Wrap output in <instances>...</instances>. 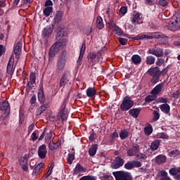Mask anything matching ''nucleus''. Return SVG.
<instances>
[{"label":"nucleus","instance_id":"1","mask_svg":"<svg viewBox=\"0 0 180 180\" xmlns=\"http://www.w3.org/2000/svg\"><path fill=\"white\" fill-rule=\"evenodd\" d=\"M147 74L152 77L150 82L153 84H157L160 81V77H161V70L158 66L150 68L148 70Z\"/></svg>","mask_w":180,"mask_h":180},{"label":"nucleus","instance_id":"2","mask_svg":"<svg viewBox=\"0 0 180 180\" xmlns=\"http://www.w3.org/2000/svg\"><path fill=\"white\" fill-rule=\"evenodd\" d=\"M180 27V11L173 16L167 25V29L172 32L178 30Z\"/></svg>","mask_w":180,"mask_h":180},{"label":"nucleus","instance_id":"3","mask_svg":"<svg viewBox=\"0 0 180 180\" xmlns=\"http://www.w3.org/2000/svg\"><path fill=\"white\" fill-rule=\"evenodd\" d=\"M88 63L90 65H95L98 63H102L103 58H102V53L98 51L97 53L95 52H90L87 55Z\"/></svg>","mask_w":180,"mask_h":180},{"label":"nucleus","instance_id":"4","mask_svg":"<svg viewBox=\"0 0 180 180\" xmlns=\"http://www.w3.org/2000/svg\"><path fill=\"white\" fill-rule=\"evenodd\" d=\"M134 106V101L131 100V97L129 96H126L123 100L122 103L120 105V108L122 112H127V110H130V108Z\"/></svg>","mask_w":180,"mask_h":180},{"label":"nucleus","instance_id":"5","mask_svg":"<svg viewBox=\"0 0 180 180\" xmlns=\"http://www.w3.org/2000/svg\"><path fill=\"white\" fill-rule=\"evenodd\" d=\"M67 64V51H63L59 56L56 63V71H63Z\"/></svg>","mask_w":180,"mask_h":180},{"label":"nucleus","instance_id":"6","mask_svg":"<svg viewBox=\"0 0 180 180\" xmlns=\"http://www.w3.org/2000/svg\"><path fill=\"white\" fill-rule=\"evenodd\" d=\"M70 79L71 72L70 70H65L60 77L59 87L63 89L65 88V86L68 85V82H70Z\"/></svg>","mask_w":180,"mask_h":180},{"label":"nucleus","instance_id":"7","mask_svg":"<svg viewBox=\"0 0 180 180\" xmlns=\"http://www.w3.org/2000/svg\"><path fill=\"white\" fill-rule=\"evenodd\" d=\"M113 176L115 178V180H129L133 176L129 172H124L123 171L114 172H112Z\"/></svg>","mask_w":180,"mask_h":180},{"label":"nucleus","instance_id":"8","mask_svg":"<svg viewBox=\"0 0 180 180\" xmlns=\"http://www.w3.org/2000/svg\"><path fill=\"white\" fill-rule=\"evenodd\" d=\"M28 158H29V155H25L24 157H22L19 159V164L22 169H23V171H25V172H27L29 171V167H27L29 164Z\"/></svg>","mask_w":180,"mask_h":180},{"label":"nucleus","instance_id":"9","mask_svg":"<svg viewBox=\"0 0 180 180\" xmlns=\"http://www.w3.org/2000/svg\"><path fill=\"white\" fill-rule=\"evenodd\" d=\"M67 100H64L62 103V110H60V119L62 122L68 119V110L67 108Z\"/></svg>","mask_w":180,"mask_h":180},{"label":"nucleus","instance_id":"10","mask_svg":"<svg viewBox=\"0 0 180 180\" xmlns=\"http://www.w3.org/2000/svg\"><path fill=\"white\" fill-rule=\"evenodd\" d=\"M140 152V146H139V144L137 143H134L132 145L131 148H129L127 150V154L128 155V157H133Z\"/></svg>","mask_w":180,"mask_h":180},{"label":"nucleus","instance_id":"11","mask_svg":"<svg viewBox=\"0 0 180 180\" xmlns=\"http://www.w3.org/2000/svg\"><path fill=\"white\" fill-rule=\"evenodd\" d=\"M148 54H152V56H155V57H162L164 56V50L161 48H150L148 51Z\"/></svg>","mask_w":180,"mask_h":180},{"label":"nucleus","instance_id":"12","mask_svg":"<svg viewBox=\"0 0 180 180\" xmlns=\"http://www.w3.org/2000/svg\"><path fill=\"white\" fill-rule=\"evenodd\" d=\"M61 46V43L56 42L49 50V56L54 57L56 54H58L60 51V46Z\"/></svg>","mask_w":180,"mask_h":180},{"label":"nucleus","instance_id":"13","mask_svg":"<svg viewBox=\"0 0 180 180\" xmlns=\"http://www.w3.org/2000/svg\"><path fill=\"white\" fill-rule=\"evenodd\" d=\"M131 22L132 25H141L143 23V17L141 16V13H136V14L133 15V17L131 18Z\"/></svg>","mask_w":180,"mask_h":180},{"label":"nucleus","instance_id":"14","mask_svg":"<svg viewBox=\"0 0 180 180\" xmlns=\"http://www.w3.org/2000/svg\"><path fill=\"white\" fill-rule=\"evenodd\" d=\"M46 155H47V147L45 144H42L38 148V157L41 160H44Z\"/></svg>","mask_w":180,"mask_h":180},{"label":"nucleus","instance_id":"15","mask_svg":"<svg viewBox=\"0 0 180 180\" xmlns=\"http://www.w3.org/2000/svg\"><path fill=\"white\" fill-rule=\"evenodd\" d=\"M15 63V57L13 55H12L8 60V65H7V74L13 75V71H15V69H13V64Z\"/></svg>","mask_w":180,"mask_h":180},{"label":"nucleus","instance_id":"16","mask_svg":"<svg viewBox=\"0 0 180 180\" xmlns=\"http://www.w3.org/2000/svg\"><path fill=\"white\" fill-rule=\"evenodd\" d=\"M169 173L174 176V179L180 180V167H172L169 170Z\"/></svg>","mask_w":180,"mask_h":180},{"label":"nucleus","instance_id":"17","mask_svg":"<svg viewBox=\"0 0 180 180\" xmlns=\"http://www.w3.org/2000/svg\"><path fill=\"white\" fill-rule=\"evenodd\" d=\"M124 164V160L121 157H116L114 162L112 163V168L114 169H118V168H120V167H123V165Z\"/></svg>","mask_w":180,"mask_h":180},{"label":"nucleus","instance_id":"18","mask_svg":"<svg viewBox=\"0 0 180 180\" xmlns=\"http://www.w3.org/2000/svg\"><path fill=\"white\" fill-rule=\"evenodd\" d=\"M37 96L39 103H44V102H46V96H44V90L43 89V85L40 86L38 91Z\"/></svg>","mask_w":180,"mask_h":180},{"label":"nucleus","instance_id":"19","mask_svg":"<svg viewBox=\"0 0 180 180\" xmlns=\"http://www.w3.org/2000/svg\"><path fill=\"white\" fill-rule=\"evenodd\" d=\"M51 33H53V26L49 25L43 30L41 36L42 37H50Z\"/></svg>","mask_w":180,"mask_h":180},{"label":"nucleus","instance_id":"20","mask_svg":"<svg viewBox=\"0 0 180 180\" xmlns=\"http://www.w3.org/2000/svg\"><path fill=\"white\" fill-rule=\"evenodd\" d=\"M148 34H152L153 39H158V40H160L161 39H165V41H167L166 39H168L167 35L161 32H148Z\"/></svg>","mask_w":180,"mask_h":180},{"label":"nucleus","instance_id":"21","mask_svg":"<svg viewBox=\"0 0 180 180\" xmlns=\"http://www.w3.org/2000/svg\"><path fill=\"white\" fill-rule=\"evenodd\" d=\"M85 50H86V44L84 42L80 49V53L79 56V58L77 61V64L81 65V61H82V58H84V54L85 53Z\"/></svg>","mask_w":180,"mask_h":180},{"label":"nucleus","instance_id":"22","mask_svg":"<svg viewBox=\"0 0 180 180\" xmlns=\"http://www.w3.org/2000/svg\"><path fill=\"white\" fill-rule=\"evenodd\" d=\"M162 88H164V83H160L156 85L150 91L151 95H158L162 91Z\"/></svg>","mask_w":180,"mask_h":180},{"label":"nucleus","instance_id":"23","mask_svg":"<svg viewBox=\"0 0 180 180\" xmlns=\"http://www.w3.org/2000/svg\"><path fill=\"white\" fill-rule=\"evenodd\" d=\"M56 38L60 39L61 37H65V36H67V29L65 28H60L58 27L56 30Z\"/></svg>","mask_w":180,"mask_h":180},{"label":"nucleus","instance_id":"24","mask_svg":"<svg viewBox=\"0 0 180 180\" xmlns=\"http://www.w3.org/2000/svg\"><path fill=\"white\" fill-rule=\"evenodd\" d=\"M131 61L134 65H139L141 64V56L138 54L133 55Z\"/></svg>","mask_w":180,"mask_h":180},{"label":"nucleus","instance_id":"25","mask_svg":"<svg viewBox=\"0 0 180 180\" xmlns=\"http://www.w3.org/2000/svg\"><path fill=\"white\" fill-rule=\"evenodd\" d=\"M140 112H141V109L140 108H132L129 110V114L134 119H137L139 117V115H140Z\"/></svg>","mask_w":180,"mask_h":180},{"label":"nucleus","instance_id":"26","mask_svg":"<svg viewBox=\"0 0 180 180\" xmlns=\"http://www.w3.org/2000/svg\"><path fill=\"white\" fill-rule=\"evenodd\" d=\"M0 110H4V112H11V106L9 105V103L5 101L0 103Z\"/></svg>","mask_w":180,"mask_h":180},{"label":"nucleus","instance_id":"27","mask_svg":"<svg viewBox=\"0 0 180 180\" xmlns=\"http://www.w3.org/2000/svg\"><path fill=\"white\" fill-rule=\"evenodd\" d=\"M86 95L88 98H94L96 96V89L94 87H89L86 91Z\"/></svg>","mask_w":180,"mask_h":180},{"label":"nucleus","instance_id":"28","mask_svg":"<svg viewBox=\"0 0 180 180\" xmlns=\"http://www.w3.org/2000/svg\"><path fill=\"white\" fill-rule=\"evenodd\" d=\"M153 39V34H142L134 37V40H151Z\"/></svg>","mask_w":180,"mask_h":180},{"label":"nucleus","instance_id":"29","mask_svg":"<svg viewBox=\"0 0 180 180\" xmlns=\"http://www.w3.org/2000/svg\"><path fill=\"white\" fill-rule=\"evenodd\" d=\"M36 84V75L34 72H31L30 75V81L27 82V86L30 89H32V86Z\"/></svg>","mask_w":180,"mask_h":180},{"label":"nucleus","instance_id":"30","mask_svg":"<svg viewBox=\"0 0 180 180\" xmlns=\"http://www.w3.org/2000/svg\"><path fill=\"white\" fill-rule=\"evenodd\" d=\"M96 151H98V144H93L89 148V155L90 157H94L96 155Z\"/></svg>","mask_w":180,"mask_h":180},{"label":"nucleus","instance_id":"31","mask_svg":"<svg viewBox=\"0 0 180 180\" xmlns=\"http://www.w3.org/2000/svg\"><path fill=\"white\" fill-rule=\"evenodd\" d=\"M63 19V11H57L53 19L55 25H58Z\"/></svg>","mask_w":180,"mask_h":180},{"label":"nucleus","instance_id":"32","mask_svg":"<svg viewBox=\"0 0 180 180\" xmlns=\"http://www.w3.org/2000/svg\"><path fill=\"white\" fill-rule=\"evenodd\" d=\"M49 148L51 151H54V150H57L60 146H61V142L54 143L53 141H51L48 143Z\"/></svg>","mask_w":180,"mask_h":180},{"label":"nucleus","instance_id":"33","mask_svg":"<svg viewBox=\"0 0 180 180\" xmlns=\"http://www.w3.org/2000/svg\"><path fill=\"white\" fill-rule=\"evenodd\" d=\"M160 110L163 112V113H166L168 115L169 113V110H171V107L168 105V103H164L160 105Z\"/></svg>","mask_w":180,"mask_h":180},{"label":"nucleus","instance_id":"34","mask_svg":"<svg viewBox=\"0 0 180 180\" xmlns=\"http://www.w3.org/2000/svg\"><path fill=\"white\" fill-rule=\"evenodd\" d=\"M167 161V157L165 155H159L155 158L156 164H164Z\"/></svg>","mask_w":180,"mask_h":180},{"label":"nucleus","instance_id":"35","mask_svg":"<svg viewBox=\"0 0 180 180\" xmlns=\"http://www.w3.org/2000/svg\"><path fill=\"white\" fill-rule=\"evenodd\" d=\"M81 172H86V169L84 168L79 163H78L74 169V173L81 174Z\"/></svg>","mask_w":180,"mask_h":180},{"label":"nucleus","instance_id":"36","mask_svg":"<svg viewBox=\"0 0 180 180\" xmlns=\"http://www.w3.org/2000/svg\"><path fill=\"white\" fill-rule=\"evenodd\" d=\"M13 51L15 56L20 54V51H22V44L20 42H18L15 46H14Z\"/></svg>","mask_w":180,"mask_h":180},{"label":"nucleus","instance_id":"37","mask_svg":"<svg viewBox=\"0 0 180 180\" xmlns=\"http://www.w3.org/2000/svg\"><path fill=\"white\" fill-rule=\"evenodd\" d=\"M160 140L157 139L153 141L150 144V149L152 151H155V150H158V148L160 147Z\"/></svg>","mask_w":180,"mask_h":180},{"label":"nucleus","instance_id":"38","mask_svg":"<svg viewBox=\"0 0 180 180\" xmlns=\"http://www.w3.org/2000/svg\"><path fill=\"white\" fill-rule=\"evenodd\" d=\"M99 178L101 180H113V176L109 173H101Z\"/></svg>","mask_w":180,"mask_h":180},{"label":"nucleus","instance_id":"39","mask_svg":"<svg viewBox=\"0 0 180 180\" xmlns=\"http://www.w3.org/2000/svg\"><path fill=\"white\" fill-rule=\"evenodd\" d=\"M75 160V153H69L68 155V164H69L70 165H72L73 161Z\"/></svg>","mask_w":180,"mask_h":180},{"label":"nucleus","instance_id":"40","mask_svg":"<svg viewBox=\"0 0 180 180\" xmlns=\"http://www.w3.org/2000/svg\"><path fill=\"white\" fill-rule=\"evenodd\" d=\"M96 26L99 30H101V29L104 27L105 25H103V19H102V17H97Z\"/></svg>","mask_w":180,"mask_h":180},{"label":"nucleus","instance_id":"41","mask_svg":"<svg viewBox=\"0 0 180 180\" xmlns=\"http://www.w3.org/2000/svg\"><path fill=\"white\" fill-rule=\"evenodd\" d=\"M136 158L139 160V161H143V162H146L147 160V155L143 153H139L136 155Z\"/></svg>","mask_w":180,"mask_h":180},{"label":"nucleus","instance_id":"42","mask_svg":"<svg viewBox=\"0 0 180 180\" xmlns=\"http://www.w3.org/2000/svg\"><path fill=\"white\" fill-rule=\"evenodd\" d=\"M179 155H180V150L178 149L170 150L169 152V157H172L173 158H177V157Z\"/></svg>","mask_w":180,"mask_h":180},{"label":"nucleus","instance_id":"43","mask_svg":"<svg viewBox=\"0 0 180 180\" xmlns=\"http://www.w3.org/2000/svg\"><path fill=\"white\" fill-rule=\"evenodd\" d=\"M143 131L146 134V136H150L151 133H153V126L151 124H148V126L144 127Z\"/></svg>","mask_w":180,"mask_h":180},{"label":"nucleus","instance_id":"44","mask_svg":"<svg viewBox=\"0 0 180 180\" xmlns=\"http://www.w3.org/2000/svg\"><path fill=\"white\" fill-rule=\"evenodd\" d=\"M120 137L121 140H126V139L129 137V131H127V129L121 130L120 133Z\"/></svg>","mask_w":180,"mask_h":180},{"label":"nucleus","instance_id":"45","mask_svg":"<svg viewBox=\"0 0 180 180\" xmlns=\"http://www.w3.org/2000/svg\"><path fill=\"white\" fill-rule=\"evenodd\" d=\"M154 63H155V57H154L153 56H149L146 57V63L148 65H153V64H154Z\"/></svg>","mask_w":180,"mask_h":180},{"label":"nucleus","instance_id":"46","mask_svg":"<svg viewBox=\"0 0 180 180\" xmlns=\"http://www.w3.org/2000/svg\"><path fill=\"white\" fill-rule=\"evenodd\" d=\"M44 167V165L43 163L38 164L35 168L34 169L32 174L33 175H37L39 172H40V170Z\"/></svg>","mask_w":180,"mask_h":180},{"label":"nucleus","instance_id":"47","mask_svg":"<svg viewBox=\"0 0 180 180\" xmlns=\"http://www.w3.org/2000/svg\"><path fill=\"white\" fill-rule=\"evenodd\" d=\"M51 139H53V131H49V133L46 134L45 136V141L46 143H50L51 142Z\"/></svg>","mask_w":180,"mask_h":180},{"label":"nucleus","instance_id":"48","mask_svg":"<svg viewBox=\"0 0 180 180\" xmlns=\"http://www.w3.org/2000/svg\"><path fill=\"white\" fill-rule=\"evenodd\" d=\"M53 12V7H46L44 10V16H50V13Z\"/></svg>","mask_w":180,"mask_h":180},{"label":"nucleus","instance_id":"49","mask_svg":"<svg viewBox=\"0 0 180 180\" xmlns=\"http://www.w3.org/2000/svg\"><path fill=\"white\" fill-rule=\"evenodd\" d=\"M153 101H155V95H148L145 98V101L148 103L153 102Z\"/></svg>","mask_w":180,"mask_h":180},{"label":"nucleus","instance_id":"50","mask_svg":"<svg viewBox=\"0 0 180 180\" xmlns=\"http://www.w3.org/2000/svg\"><path fill=\"white\" fill-rule=\"evenodd\" d=\"M118 41L120 44H121L122 46H127V43L129 42L127 39L122 38V37L118 38Z\"/></svg>","mask_w":180,"mask_h":180},{"label":"nucleus","instance_id":"51","mask_svg":"<svg viewBox=\"0 0 180 180\" xmlns=\"http://www.w3.org/2000/svg\"><path fill=\"white\" fill-rule=\"evenodd\" d=\"M110 137L111 139V140H110L111 143H113V141H115V140H116V139L119 138V134H117V131H114L111 134Z\"/></svg>","mask_w":180,"mask_h":180},{"label":"nucleus","instance_id":"52","mask_svg":"<svg viewBox=\"0 0 180 180\" xmlns=\"http://www.w3.org/2000/svg\"><path fill=\"white\" fill-rule=\"evenodd\" d=\"M9 113L10 111H5L4 112H3L0 117L1 122H4V120H5V119H6L8 116H9Z\"/></svg>","mask_w":180,"mask_h":180},{"label":"nucleus","instance_id":"53","mask_svg":"<svg viewBox=\"0 0 180 180\" xmlns=\"http://www.w3.org/2000/svg\"><path fill=\"white\" fill-rule=\"evenodd\" d=\"M171 68V65H168L165 68H164L162 71L160 70V75L163 77L168 74V70Z\"/></svg>","mask_w":180,"mask_h":180},{"label":"nucleus","instance_id":"54","mask_svg":"<svg viewBox=\"0 0 180 180\" xmlns=\"http://www.w3.org/2000/svg\"><path fill=\"white\" fill-rule=\"evenodd\" d=\"M113 31L115 32L117 36H122V34H123V30H122V28H120L117 25L115 27V29L113 30Z\"/></svg>","mask_w":180,"mask_h":180},{"label":"nucleus","instance_id":"55","mask_svg":"<svg viewBox=\"0 0 180 180\" xmlns=\"http://www.w3.org/2000/svg\"><path fill=\"white\" fill-rule=\"evenodd\" d=\"M160 119V112L157 110L153 111V122H157Z\"/></svg>","mask_w":180,"mask_h":180},{"label":"nucleus","instance_id":"56","mask_svg":"<svg viewBox=\"0 0 180 180\" xmlns=\"http://www.w3.org/2000/svg\"><path fill=\"white\" fill-rule=\"evenodd\" d=\"M124 168L126 169H133L134 168V166H133V161H129L128 162H127L125 165H124Z\"/></svg>","mask_w":180,"mask_h":180},{"label":"nucleus","instance_id":"57","mask_svg":"<svg viewBox=\"0 0 180 180\" xmlns=\"http://www.w3.org/2000/svg\"><path fill=\"white\" fill-rule=\"evenodd\" d=\"M158 136L160 139H163L165 140H168V137H169L168 134L164 132L159 133Z\"/></svg>","mask_w":180,"mask_h":180},{"label":"nucleus","instance_id":"58","mask_svg":"<svg viewBox=\"0 0 180 180\" xmlns=\"http://www.w3.org/2000/svg\"><path fill=\"white\" fill-rule=\"evenodd\" d=\"M165 63V59L164 58H158L155 64L158 65V67H161Z\"/></svg>","mask_w":180,"mask_h":180},{"label":"nucleus","instance_id":"59","mask_svg":"<svg viewBox=\"0 0 180 180\" xmlns=\"http://www.w3.org/2000/svg\"><path fill=\"white\" fill-rule=\"evenodd\" d=\"M134 168H140L141 167V162L133 160L132 161Z\"/></svg>","mask_w":180,"mask_h":180},{"label":"nucleus","instance_id":"60","mask_svg":"<svg viewBox=\"0 0 180 180\" xmlns=\"http://www.w3.org/2000/svg\"><path fill=\"white\" fill-rule=\"evenodd\" d=\"M158 4L160 6L165 8V6H168V1L166 0H159Z\"/></svg>","mask_w":180,"mask_h":180},{"label":"nucleus","instance_id":"61","mask_svg":"<svg viewBox=\"0 0 180 180\" xmlns=\"http://www.w3.org/2000/svg\"><path fill=\"white\" fill-rule=\"evenodd\" d=\"M5 51H6V49L4 45L0 44V57H2L4 54H5Z\"/></svg>","mask_w":180,"mask_h":180},{"label":"nucleus","instance_id":"62","mask_svg":"<svg viewBox=\"0 0 180 180\" xmlns=\"http://www.w3.org/2000/svg\"><path fill=\"white\" fill-rule=\"evenodd\" d=\"M179 95H180V91L177 90L172 94V96L173 99H177L179 97Z\"/></svg>","mask_w":180,"mask_h":180},{"label":"nucleus","instance_id":"63","mask_svg":"<svg viewBox=\"0 0 180 180\" xmlns=\"http://www.w3.org/2000/svg\"><path fill=\"white\" fill-rule=\"evenodd\" d=\"M120 13H122V15H126V13H127V7L122 6L120 9Z\"/></svg>","mask_w":180,"mask_h":180},{"label":"nucleus","instance_id":"64","mask_svg":"<svg viewBox=\"0 0 180 180\" xmlns=\"http://www.w3.org/2000/svg\"><path fill=\"white\" fill-rule=\"evenodd\" d=\"M84 33L86 35L89 36V34H91L92 33V28H87V29L84 30Z\"/></svg>","mask_w":180,"mask_h":180}]
</instances>
